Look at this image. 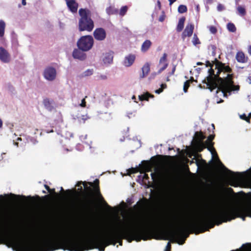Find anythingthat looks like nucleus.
I'll list each match as a JSON object with an SVG mask.
<instances>
[{
	"mask_svg": "<svg viewBox=\"0 0 251 251\" xmlns=\"http://www.w3.org/2000/svg\"><path fill=\"white\" fill-rule=\"evenodd\" d=\"M163 225L161 221L156 220L150 226L136 225L118 230H112L106 234L100 235L96 230H91L90 237L82 241L72 236L70 230L61 229L53 237L46 238L40 243L27 242L23 237V249L25 251H54L59 249L69 251H84L94 248L104 251L106 247L115 245L117 243L122 246V239L129 242L133 240L139 242L150 238L151 233L158 230Z\"/></svg>",
	"mask_w": 251,
	"mask_h": 251,
	"instance_id": "1",
	"label": "nucleus"
},
{
	"mask_svg": "<svg viewBox=\"0 0 251 251\" xmlns=\"http://www.w3.org/2000/svg\"><path fill=\"white\" fill-rule=\"evenodd\" d=\"M251 217V202L247 204L236 206L221 205L212 211L207 213L199 219L194 220L185 226L179 227L176 230L170 231L173 242L183 245L189 236L188 231L198 234L213 228L215 224L219 225L236 218L245 220V217Z\"/></svg>",
	"mask_w": 251,
	"mask_h": 251,
	"instance_id": "2",
	"label": "nucleus"
},
{
	"mask_svg": "<svg viewBox=\"0 0 251 251\" xmlns=\"http://www.w3.org/2000/svg\"><path fill=\"white\" fill-rule=\"evenodd\" d=\"M231 70L228 66L223 65L217 71L215 75L219 79H224L228 82L222 83L221 84L216 82L206 83V86L210 90V92L215 90L216 93L221 92L223 94H229L237 93L240 89V86L235 85L232 81H230Z\"/></svg>",
	"mask_w": 251,
	"mask_h": 251,
	"instance_id": "3",
	"label": "nucleus"
},
{
	"mask_svg": "<svg viewBox=\"0 0 251 251\" xmlns=\"http://www.w3.org/2000/svg\"><path fill=\"white\" fill-rule=\"evenodd\" d=\"M78 12L80 17L78 22L79 30L91 31L94 28V24L91 18L90 11L87 9L80 8Z\"/></svg>",
	"mask_w": 251,
	"mask_h": 251,
	"instance_id": "4",
	"label": "nucleus"
},
{
	"mask_svg": "<svg viewBox=\"0 0 251 251\" xmlns=\"http://www.w3.org/2000/svg\"><path fill=\"white\" fill-rule=\"evenodd\" d=\"M215 135L214 134H212L209 135L205 143L207 146V149L208 150L211 151L212 153V151H214L215 152L217 160L222 166L225 167L226 170L229 173L228 178L229 180L231 181L230 185L233 186H236L237 185L235 183L240 179L241 175L239 173H234L226 168L221 162L214 148V143L212 142L213 140L215 138Z\"/></svg>",
	"mask_w": 251,
	"mask_h": 251,
	"instance_id": "5",
	"label": "nucleus"
},
{
	"mask_svg": "<svg viewBox=\"0 0 251 251\" xmlns=\"http://www.w3.org/2000/svg\"><path fill=\"white\" fill-rule=\"evenodd\" d=\"M98 207L95 199L90 198L86 199L84 202L77 208L76 214L82 217H86L92 215Z\"/></svg>",
	"mask_w": 251,
	"mask_h": 251,
	"instance_id": "6",
	"label": "nucleus"
},
{
	"mask_svg": "<svg viewBox=\"0 0 251 251\" xmlns=\"http://www.w3.org/2000/svg\"><path fill=\"white\" fill-rule=\"evenodd\" d=\"M94 44V39L91 35L82 36L77 42V46L79 49L83 51L90 50Z\"/></svg>",
	"mask_w": 251,
	"mask_h": 251,
	"instance_id": "7",
	"label": "nucleus"
},
{
	"mask_svg": "<svg viewBox=\"0 0 251 251\" xmlns=\"http://www.w3.org/2000/svg\"><path fill=\"white\" fill-rule=\"evenodd\" d=\"M88 183L89 185L93 187L94 192H95V196L97 197V201L103 204L106 206L110 208L111 207L106 202L100 192L99 180L98 179H96L94 182H88Z\"/></svg>",
	"mask_w": 251,
	"mask_h": 251,
	"instance_id": "8",
	"label": "nucleus"
},
{
	"mask_svg": "<svg viewBox=\"0 0 251 251\" xmlns=\"http://www.w3.org/2000/svg\"><path fill=\"white\" fill-rule=\"evenodd\" d=\"M150 204V201L146 198H143L133 206V209L139 213H143L148 210Z\"/></svg>",
	"mask_w": 251,
	"mask_h": 251,
	"instance_id": "9",
	"label": "nucleus"
},
{
	"mask_svg": "<svg viewBox=\"0 0 251 251\" xmlns=\"http://www.w3.org/2000/svg\"><path fill=\"white\" fill-rule=\"evenodd\" d=\"M12 60V56L9 51L3 47H0V61L8 64Z\"/></svg>",
	"mask_w": 251,
	"mask_h": 251,
	"instance_id": "10",
	"label": "nucleus"
},
{
	"mask_svg": "<svg viewBox=\"0 0 251 251\" xmlns=\"http://www.w3.org/2000/svg\"><path fill=\"white\" fill-rule=\"evenodd\" d=\"M43 75L46 79L49 81H52L56 78V70L52 67H47L44 71Z\"/></svg>",
	"mask_w": 251,
	"mask_h": 251,
	"instance_id": "11",
	"label": "nucleus"
},
{
	"mask_svg": "<svg viewBox=\"0 0 251 251\" xmlns=\"http://www.w3.org/2000/svg\"><path fill=\"white\" fill-rule=\"evenodd\" d=\"M114 52L112 51L103 53L102 56V61L103 64L108 66L113 63Z\"/></svg>",
	"mask_w": 251,
	"mask_h": 251,
	"instance_id": "12",
	"label": "nucleus"
},
{
	"mask_svg": "<svg viewBox=\"0 0 251 251\" xmlns=\"http://www.w3.org/2000/svg\"><path fill=\"white\" fill-rule=\"evenodd\" d=\"M93 35L96 40L103 41L106 38V33L105 30L103 28L100 27L97 28L94 30Z\"/></svg>",
	"mask_w": 251,
	"mask_h": 251,
	"instance_id": "13",
	"label": "nucleus"
},
{
	"mask_svg": "<svg viewBox=\"0 0 251 251\" xmlns=\"http://www.w3.org/2000/svg\"><path fill=\"white\" fill-rule=\"evenodd\" d=\"M194 25L191 23L188 24L186 26L182 33V38L184 40L186 37H190L193 33Z\"/></svg>",
	"mask_w": 251,
	"mask_h": 251,
	"instance_id": "14",
	"label": "nucleus"
},
{
	"mask_svg": "<svg viewBox=\"0 0 251 251\" xmlns=\"http://www.w3.org/2000/svg\"><path fill=\"white\" fill-rule=\"evenodd\" d=\"M65 1L69 10L73 13H76L78 4L76 0H65Z\"/></svg>",
	"mask_w": 251,
	"mask_h": 251,
	"instance_id": "15",
	"label": "nucleus"
},
{
	"mask_svg": "<svg viewBox=\"0 0 251 251\" xmlns=\"http://www.w3.org/2000/svg\"><path fill=\"white\" fill-rule=\"evenodd\" d=\"M79 184H83L85 192L86 194H87L89 196H93L95 195V192H94L93 188H92V186H91L90 185L88 186V182L86 181H78L76 186H79Z\"/></svg>",
	"mask_w": 251,
	"mask_h": 251,
	"instance_id": "16",
	"label": "nucleus"
},
{
	"mask_svg": "<svg viewBox=\"0 0 251 251\" xmlns=\"http://www.w3.org/2000/svg\"><path fill=\"white\" fill-rule=\"evenodd\" d=\"M135 59V55L133 54H130L125 56L123 64L125 67H130L134 63Z\"/></svg>",
	"mask_w": 251,
	"mask_h": 251,
	"instance_id": "17",
	"label": "nucleus"
},
{
	"mask_svg": "<svg viewBox=\"0 0 251 251\" xmlns=\"http://www.w3.org/2000/svg\"><path fill=\"white\" fill-rule=\"evenodd\" d=\"M72 55L75 59H78L80 60H84L86 58L85 53L83 52V50L80 49H75L73 52Z\"/></svg>",
	"mask_w": 251,
	"mask_h": 251,
	"instance_id": "18",
	"label": "nucleus"
},
{
	"mask_svg": "<svg viewBox=\"0 0 251 251\" xmlns=\"http://www.w3.org/2000/svg\"><path fill=\"white\" fill-rule=\"evenodd\" d=\"M45 108L49 111H51L55 107V103L52 100L45 99L43 100Z\"/></svg>",
	"mask_w": 251,
	"mask_h": 251,
	"instance_id": "19",
	"label": "nucleus"
},
{
	"mask_svg": "<svg viewBox=\"0 0 251 251\" xmlns=\"http://www.w3.org/2000/svg\"><path fill=\"white\" fill-rule=\"evenodd\" d=\"M236 59L237 62L242 63L247 62L248 58L246 56L244 53L242 51H238L236 55Z\"/></svg>",
	"mask_w": 251,
	"mask_h": 251,
	"instance_id": "20",
	"label": "nucleus"
},
{
	"mask_svg": "<svg viewBox=\"0 0 251 251\" xmlns=\"http://www.w3.org/2000/svg\"><path fill=\"white\" fill-rule=\"evenodd\" d=\"M151 45V42L149 40H146L144 42L141 46V50L143 52L147 51Z\"/></svg>",
	"mask_w": 251,
	"mask_h": 251,
	"instance_id": "21",
	"label": "nucleus"
},
{
	"mask_svg": "<svg viewBox=\"0 0 251 251\" xmlns=\"http://www.w3.org/2000/svg\"><path fill=\"white\" fill-rule=\"evenodd\" d=\"M195 140L199 143H202V141L205 138V137L203 135L201 131L196 132L195 134Z\"/></svg>",
	"mask_w": 251,
	"mask_h": 251,
	"instance_id": "22",
	"label": "nucleus"
},
{
	"mask_svg": "<svg viewBox=\"0 0 251 251\" xmlns=\"http://www.w3.org/2000/svg\"><path fill=\"white\" fill-rule=\"evenodd\" d=\"M106 12L108 15H114L118 13V10L114 6H110L106 8Z\"/></svg>",
	"mask_w": 251,
	"mask_h": 251,
	"instance_id": "23",
	"label": "nucleus"
},
{
	"mask_svg": "<svg viewBox=\"0 0 251 251\" xmlns=\"http://www.w3.org/2000/svg\"><path fill=\"white\" fill-rule=\"evenodd\" d=\"M185 18L184 17H182L179 19L178 24L176 27V31L177 32H180L182 30L184 27V24L185 22Z\"/></svg>",
	"mask_w": 251,
	"mask_h": 251,
	"instance_id": "24",
	"label": "nucleus"
},
{
	"mask_svg": "<svg viewBox=\"0 0 251 251\" xmlns=\"http://www.w3.org/2000/svg\"><path fill=\"white\" fill-rule=\"evenodd\" d=\"M150 70V65L148 63L145 64L142 67V75H140L141 78L144 77L148 75Z\"/></svg>",
	"mask_w": 251,
	"mask_h": 251,
	"instance_id": "25",
	"label": "nucleus"
},
{
	"mask_svg": "<svg viewBox=\"0 0 251 251\" xmlns=\"http://www.w3.org/2000/svg\"><path fill=\"white\" fill-rule=\"evenodd\" d=\"M6 26L5 23L4 21L0 20V38L3 37L4 35L5 28Z\"/></svg>",
	"mask_w": 251,
	"mask_h": 251,
	"instance_id": "26",
	"label": "nucleus"
},
{
	"mask_svg": "<svg viewBox=\"0 0 251 251\" xmlns=\"http://www.w3.org/2000/svg\"><path fill=\"white\" fill-rule=\"evenodd\" d=\"M4 89L5 90V93H13L14 91V88L13 86L10 84H5L4 87Z\"/></svg>",
	"mask_w": 251,
	"mask_h": 251,
	"instance_id": "27",
	"label": "nucleus"
},
{
	"mask_svg": "<svg viewBox=\"0 0 251 251\" xmlns=\"http://www.w3.org/2000/svg\"><path fill=\"white\" fill-rule=\"evenodd\" d=\"M227 28L229 31L231 32H235L236 30V28L235 25L231 23H229L227 24Z\"/></svg>",
	"mask_w": 251,
	"mask_h": 251,
	"instance_id": "28",
	"label": "nucleus"
},
{
	"mask_svg": "<svg viewBox=\"0 0 251 251\" xmlns=\"http://www.w3.org/2000/svg\"><path fill=\"white\" fill-rule=\"evenodd\" d=\"M154 95H138V99L140 101L148 100L149 98H153Z\"/></svg>",
	"mask_w": 251,
	"mask_h": 251,
	"instance_id": "29",
	"label": "nucleus"
},
{
	"mask_svg": "<svg viewBox=\"0 0 251 251\" xmlns=\"http://www.w3.org/2000/svg\"><path fill=\"white\" fill-rule=\"evenodd\" d=\"M127 10H128V7L127 6H122L120 10L119 15L122 17L125 16L126 15V13L127 12Z\"/></svg>",
	"mask_w": 251,
	"mask_h": 251,
	"instance_id": "30",
	"label": "nucleus"
},
{
	"mask_svg": "<svg viewBox=\"0 0 251 251\" xmlns=\"http://www.w3.org/2000/svg\"><path fill=\"white\" fill-rule=\"evenodd\" d=\"M237 10L238 11V14L240 16H244L246 14V10L244 7L241 6H238L237 7Z\"/></svg>",
	"mask_w": 251,
	"mask_h": 251,
	"instance_id": "31",
	"label": "nucleus"
},
{
	"mask_svg": "<svg viewBox=\"0 0 251 251\" xmlns=\"http://www.w3.org/2000/svg\"><path fill=\"white\" fill-rule=\"evenodd\" d=\"M192 42L194 46L201 44V42L196 33L194 34Z\"/></svg>",
	"mask_w": 251,
	"mask_h": 251,
	"instance_id": "32",
	"label": "nucleus"
},
{
	"mask_svg": "<svg viewBox=\"0 0 251 251\" xmlns=\"http://www.w3.org/2000/svg\"><path fill=\"white\" fill-rule=\"evenodd\" d=\"M187 10V8L186 5H180L178 7V12L179 13H183L186 12Z\"/></svg>",
	"mask_w": 251,
	"mask_h": 251,
	"instance_id": "33",
	"label": "nucleus"
},
{
	"mask_svg": "<svg viewBox=\"0 0 251 251\" xmlns=\"http://www.w3.org/2000/svg\"><path fill=\"white\" fill-rule=\"evenodd\" d=\"M166 59H167V54L166 53H164L163 54L162 57H161L159 60V66L162 65V64H164V63H166Z\"/></svg>",
	"mask_w": 251,
	"mask_h": 251,
	"instance_id": "34",
	"label": "nucleus"
},
{
	"mask_svg": "<svg viewBox=\"0 0 251 251\" xmlns=\"http://www.w3.org/2000/svg\"><path fill=\"white\" fill-rule=\"evenodd\" d=\"M93 73V70L92 69H88L83 72L82 75L83 76H87L91 75Z\"/></svg>",
	"mask_w": 251,
	"mask_h": 251,
	"instance_id": "35",
	"label": "nucleus"
},
{
	"mask_svg": "<svg viewBox=\"0 0 251 251\" xmlns=\"http://www.w3.org/2000/svg\"><path fill=\"white\" fill-rule=\"evenodd\" d=\"M242 247L246 251H251V243H247L243 245Z\"/></svg>",
	"mask_w": 251,
	"mask_h": 251,
	"instance_id": "36",
	"label": "nucleus"
},
{
	"mask_svg": "<svg viewBox=\"0 0 251 251\" xmlns=\"http://www.w3.org/2000/svg\"><path fill=\"white\" fill-rule=\"evenodd\" d=\"M240 118H241V119H242L244 120H245L248 123H250V119H250V117L249 116H247L245 114H243V115H241L240 116Z\"/></svg>",
	"mask_w": 251,
	"mask_h": 251,
	"instance_id": "37",
	"label": "nucleus"
},
{
	"mask_svg": "<svg viewBox=\"0 0 251 251\" xmlns=\"http://www.w3.org/2000/svg\"><path fill=\"white\" fill-rule=\"evenodd\" d=\"M208 28L210 32L212 34H215L217 31V28L214 26H209Z\"/></svg>",
	"mask_w": 251,
	"mask_h": 251,
	"instance_id": "38",
	"label": "nucleus"
},
{
	"mask_svg": "<svg viewBox=\"0 0 251 251\" xmlns=\"http://www.w3.org/2000/svg\"><path fill=\"white\" fill-rule=\"evenodd\" d=\"M160 67L158 71V73H160L163 71H164L168 66L167 63H164V64H162V65L160 66Z\"/></svg>",
	"mask_w": 251,
	"mask_h": 251,
	"instance_id": "39",
	"label": "nucleus"
},
{
	"mask_svg": "<svg viewBox=\"0 0 251 251\" xmlns=\"http://www.w3.org/2000/svg\"><path fill=\"white\" fill-rule=\"evenodd\" d=\"M166 87V85L165 84H162L161 87L158 89H157L155 91V92L157 94H159L161 93L163 91V89L165 88Z\"/></svg>",
	"mask_w": 251,
	"mask_h": 251,
	"instance_id": "40",
	"label": "nucleus"
},
{
	"mask_svg": "<svg viewBox=\"0 0 251 251\" xmlns=\"http://www.w3.org/2000/svg\"><path fill=\"white\" fill-rule=\"evenodd\" d=\"M87 98V96H85L84 98H83L81 100V102L79 104L80 106L82 107H85L86 106V102L85 101V98Z\"/></svg>",
	"mask_w": 251,
	"mask_h": 251,
	"instance_id": "41",
	"label": "nucleus"
},
{
	"mask_svg": "<svg viewBox=\"0 0 251 251\" xmlns=\"http://www.w3.org/2000/svg\"><path fill=\"white\" fill-rule=\"evenodd\" d=\"M189 86V82L188 81H186V82H185V83L184 84V86H183V90H184V93L187 92V89H188Z\"/></svg>",
	"mask_w": 251,
	"mask_h": 251,
	"instance_id": "42",
	"label": "nucleus"
},
{
	"mask_svg": "<svg viewBox=\"0 0 251 251\" xmlns=\"http://www.w3.org/2000/svg\"><path fill=\"white\" fill-rule=\"evenodd\" d=\"M224 9H225V7L223 4H222L221 3L218 4V5L217 6V10L218 11H222L224 10Z\"/></svg>",
	"mask_w": 251,
	"mask_h": 251,
	"instance_id": "43",
	"label": "nucleus"
},
{
	"mask_svg": "<svg viewBox=\"0 0 251 251\" xmlns=\"http://www.w3.org/2000/svg\"><path fill=\"white\" fill-rule=\"evenodd\" d=\"M61 191H63L64 193H67L68 195V196H70L72 194V191L71 190L68 189L66 191H64L63 188L62 187H61Z\"/></svg>",
	"mask_w": 251,
	"mask_h": 251,
	"instance_id": "44",
	"label": "nucleus"
},
{
	"mask_svg": "<svg viewBox=\"0 0 251 251\" xmlns=\"http://www.w3.org/2000/svg\"><path fill=\"white\" fill-rule=\"evenodd\" d=\"M211 49H212V54L214 56L216 54V47L214 45H211Z\"/></svg>",
	"mask_w": 251,
	"mask_h": 251,
	"instance_id": "45",
	"label": "nucleus"
},
{
	"mask_svg": "<svg viewBox=\"0 0 251 251\" xmlns=\"http://www.w3.org/2000/svg\"><path fill=\"white\" fill-rule=\"evenodd\" d=\"M171 245L170 242H168L166 247V249L165 251H171Z\"/></svg>",
	"mask_w": 251,
	"mask_h": 251,
	"instance_id": "46",
	"label": "nucleus"
},
{
	"mask_svg": "<svg viewBox=\"0 0 251 251\" xmlns=\"http://www.w3.org/2000/svg\"><path fill=\"white\" fill-rule=\"evenodd\" d=\"M198 148L199 151L201 152L202 151L203 147L202 146V143H199V145L198 146Z\"/></svg>",
	"mask_w": 251,
	"mask_h": 251,
	"instance_id": "47",
	"label": "nucleus"
},
{
	"mask_svg": "<svg viewBox=\"0 0 251 251\" xmlns=\"http://www.w3.org/2000/svg\"><path fill=\"white\" fill-rule=\"evenodd\" d=\"M49 193L54 194L56 196H58V194L55 192V189H51V190L50 191H49Z\"/></svg>",
	"mask_w": 251,
	"mask_h": 251,
	"instance_id": "48",
	"label": "nucleus"
},
{
	"mask_svg": "<svg viewBox=\"0 0 251 251\" xmlns=\"http://www.w3.org/2000/svg\"><path fill=\"white\" fill-rule=\"evenodd\" d=\"M12 44L14 45V46H18V41L17 40V39L16 38H13V40H12Z\"/></svg>",
	"mask_w": 251,
	"mask_h": 251,
	"instance_id": "49",
	"label": "nucleus"
},
{
	"mask_svg": "<svg viewBox=\"0 0 251 251\" xmlns=\"http://www.w3.org/2000/svg\"><path fill=\"white\" fill-rule=\"evenodd\" d=\"M89 118L86 115H82L81 117V119L83 120V123H85V121Z\"/></svg>",
	"mask_w": 251,
	"mask_h": 251,
	"instance_id": "50",
	"label": "nucleus"
},
{
	"mask_svg": "<svg viewBox=\"0 0 251 251\" xmlns=\"http://www.w3.org/2000/svg\"><path fill=\"white\" fill-rule=\"evenodd\" d=\"M44 187L45 188H46V189L49 192V191H50V190H51V189L50 188V187L47 185V184H45L44 185Z\"/></svg>",
	"mask_w": 251,
	"mask_h": 251,
	"instance_id": "51",
	"label": "nucleus"
},
{
	"mask_svg": "<svg viewBox=\"0 0 251 251\" xmlns=\"http://www.w3.org/2000/svg\"><path fill=\"white\" fill-rule=\"evenodd\" d=\"M50 196L49 195H45V196H44L43 197V199H44V200H48L50 199Z\"/></svg>",
	"mask_w": 251,
	"mask_h": 251,
	"instance_id": "52",
	"label": "nucleus"
},
{
	"mask_svg": "<svg viewBox=\"0 0 251 251\" xmlns=\"http://www.w3.org/2000/svg\"><path fill=\"white\" fill-rule=\"evenodd\" d=\"M100 78L101 79H106L107 78V76H106V75H101L100 76Z\"/></svg>",
	"mask_w": 251,
	"mask_h": 251,
	"instance_id": "53",
	"label": "nucleus"
},
{
	"mask_svg": "<svg viewBox=\"0 0 251 251\" xmlns=\"http://www.w3.org/2000/svg\"><path fill=\"white\" fill-rule=\"evenodd\" d=\"M81 184H79V186H77L78 187V190L80 192L82 191V187L81 186Z\"/></svg>",
	"mask_w": 251,
	"mask_h": 251,
	"instance_id": "54",
	"label": "nucleus"
},
{
	"mask_svg": "<svg viewBox=\"0 0 251 251\" xmlns=\"http://www.w3.org/2000/svg\"><path fill=\"white\" fill-rule=\"evenodd\" d=\"M169 1V4L171 5L174 2H175L176 0H168Z\"/></svg>",
	"mask_w": 251,
	"mask_h": 251,
	"instance_id": "55",
	"label": "nucleus"
},
{
	"mask_svg": "<svg viewBox=\"0 0 251 251\" xmlns=\"http://www.w3.org/2000/svg\"><path fill=\"white\" fill-rule=\"evenodd\" d=\"M207 4H211L213 2V0H205Z\"/></svg>",
	"mask_w": 251,
	"mask_h": 251,
	"instance_id": "56",
	"label": "nucleus"
},
{
	"mask_svg": "<svg viewBox=\"0 0 251 251\" xmlns=\"http://www.w3.org/2000/svg\"><path fill=\"white\" fill-rule=\"evenodd\" d=\"M216 98V100H217V103H222L224 101V100L222 99H220V100H218V98Z\"/></svg>",
	"mask_w": 251,
	"mask_h": 251,
	"instance_id": "57",
	"label": "nucleus"
},
{
	"mask_svg": "<svg viewBox=\"0 0 251 251\" xmlns=\"http://www.w3.org/2000/svg\"><path fill=\"white\" fill-rule=\"evenodd\" d=\"M186 162H189L190 164H192L194 163V161L193 160L191 161H190L188 159H186Z\"/></svg>",
	"mask_w": 251,
	"mask_h": 251,
	"instance_id": "58",
	"label": "nucleus"
},
{
	"mask_svg": "<svg viewBox=\"0 0 251 251\" xmlns=\"http://www.w3.org/2000/svg\"><path fill=\"white\" fill-rule=\"evenodd\" d=\"M247 81L250 84H251V76L248 77Z\"/></svg>",
	"mask_w": 251,
	"mask_h": 251,
	"instance_id": "59",
	"label": "nucleus"
},
{
	"mask_svg": "<svg viewBox=\"0 0 251 251\" xmlns=\"http://www.w3.org/2000/svg\"><path fill=\"white\" fill-rule=\"evenodd\" d=\"M143 178L144 179H148L149 178V176H148V175L147 174H144V176H143Z\"/></svg>",
	"mask_w": 251,
	"mask_h": 251,
	"instance_id": "60",
	"label": "nucleus"
},
{
	"mask_svg": "<svg viewBox=\"0 0 251 251\" xmlns=\"http://www.w3.org/2000/svg\"><path fill=\"white\" fill-rule=\"evenodd\" d=\"M131 98H132V100H134V101H135V102H137L136 101V96H135V95H133Z\"/></svg>",
	"mask_w": 251,
	"mask_h": 251,
	"instance_id": "61",
	"label": "nucleus"
},
{
	"mask_svg": "<svg viewBox=\"0 0 251 251\" xmlns=\"http://www.w3.org/2000/svg\"><path fill=\"white\" fill-rule=\"evenodd\" d=\"M26 0H22V3L23 5H25L26 4V2L25 1Z\"/></svg>",
	"mask_w": 251,
	"mask_h": 251,
	"instance_id": "62",
	"label": "nucleus"
},
{
	"mask_svg": "<svg viewBox=\"0 0 251 251\" xmlns=\"http://www.w3.org/2000/svg\"><path fill=\"white\" fill-rule=\"evenodd\" d=\"M151 177H152V179L154 180L155 176V174L154 173H151Z\"/></svg>",
	"mask_w": 251,
	"mask_h": 251,
	"instance_id": "63",
	"label": "nucleus"
},
{
	"mask_svg": "<svg viewBox=\"0 0 251 251\" xmlns=\"http://www.w3.org/2000/svg\"><path fill=\"white\" fill-rule=\"evenodd\" d=\"M248 52L251 55V46L249 47Z\"/></svg>",
	"mask_w": 251,
	"mask_h": 251,
	"instance_id": "64",
	"label": "nucleus"
}]
</instances>
